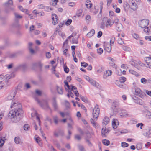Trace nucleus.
Returning a JSON list of instances; mask_svg holds the SVG:
<instances>
[{
    "instance_id": "f257e3e1",
    "label": "nucleus",
    "mask_w": 151,
    "mask_h": 151,
    "mask_svg": "<svg viewBox=\"0 0 151 151\" xmlns=\"http://www.w3.org/2000/svg\"><path fill=\"white\" fill-rule=\"evenodd\" d=\"M10 107L14 108L11 110L9 113H22L23 112L21 105L15 100H13L12 102Z\"/></svg>"
},
{
    "instance_id": "f03ea898",
    "label": "nucleus",
    "mask_w": 151,
    "mask_h": 151,
    "mask_svg": "<svg viewBox=\"0 0 151 151\" xmlns=\"http://www.w3.org/2000/svg\"><path fill=\"white\" fill-rule=\"evenodd\" d=\"M108 102L110 103H113L111 107L113 112L119 113H125L127 112L126 111L125 109L118 107L119 104L117 101H113L112 100L109 99L108 100Z\"/></svg>"
},
{
    "instance_id": "7ed1b4c3",
    "label": "nucleus",
    "mask_w": 151,
    "mask_h": 151,
    "mask_svg": "<svg viewBox=\"0 0 151 151\" xmlns=\"http://www.w3.org/2000/svg\"><path fill=\"white\" fill-rule=\"evenodd\" d=\"M12 74H7L4 76L3 78L0 77V90L4 86L6 87L10 85L8 80L12 77Z\"/></svg>"
},
{
    "instance_id": "20e7f679",
    "label": "nucleus",
    "mask_w": 151,
    "mask_h": 151,
    "mask_svg": "<svg viewBox=\"0 0 151 151\" xmlns=\"http://www.w3.org/2000/svg\"><path fill=\"white\" fill-rule=\"evenodd\" d=\"M35 100L42 108L46 109H50L48 101L47 99L43 100L41 102H40L37 98H35Z\"/></svg>"
},
{
    "instance_id": "39448f33",
    "label": "nucleus",
    "mask_w": 151,
    "mask_h": 151,
    "mask_svg": "<svg viewBox=\"0 0 151 151\" xmlns=\"http://www.w3.org/2000/svg\"><path fill=\"white\" fill-rule=\"evenodd\" d=\"M20 114H8V116L10 118L12 121L14 122H17L20 119Z\"/></svg>"
},
{
    "instance_id": "423d86ee",
    "label": "nucleus",
    "mask_w": 151,
    "mask_h": 151,
    "mask_svg": "<svg viewBox=\"0 0 151 151\" xmlns=\"http://www.w3.org/2000/svg\"><path fill=\"white\" fill-rule=\"evenodd\" d=\"M134 94L140 98H143L145 96V93L140 88L137 87L135 88Z\"/></svg>"
},
{
    "instance_id": "0eeeda50",
    "label": "nucleus",
    "mask_w": 151,
    "mask_h": 151,
    "mask_svg": "<svg viewBox=\"0 0 151 151\" xmlns=\"http://www.w3.org/2000/svg\"><path fill=\"white\" fill-rule=\"evenodd\" d=\"M14 15L15 18V21L13 24V26L14 27H19L20 24L17 19H21L22 18V16L17 13H14Z\"/></svg>"
},
{
    "instance_id": "6e6552de",
    "label": "nucleus",
    "mask_w": 151,
    "mask_h": 151,
    "mask_svg": "<svg viewBox=\"0 0 151 151\" xmlns=\"http://www.w3.org/2000/svg\"><path fill=\"white\" fill-rule=\"evenodd\" d=\"M149 24V21L147 19L142 20L139 22V27L141 28H146Z\"/></svg>"
},
{
    "instance_id": "1a4fd4ad",
    "label": "nucleus",
    "mask_w": 151,
    "mask_h": 151,
    "mask_svg": "<svg viewBox=\"0 0 151 151\" xmlns=\"http://www.w3.org/2000/svg\"><path fill=\"white\" fill-rule=\"evenodd\" d=\"M111 44H109L108 42H104L103 46L104 50L107 52H110L111 50Z\"/></svg>"
},
{
    "instance_id": "9d476101",
    "label": "nucleus",
    "mask_w": 151,
    "mask_h": 151,
    "mask_svg": "<svg viewBox=\"0 0 151 151\" xmlns=\"http://www.w3.org/2000/svg\"><path fill=\"white\" fill-rule=\"evenodd\" d=\"M16 94V93L15 91H12L5 98V100L6 101L11 100H12L15 97Z\"/></svg>"
},
{
    "instance_id": "9b49d317",
    "label": "nucleus",
    "mask_w": 151,
    "mask_h": 151,
    "mask_svg": "<svg viewBox=\"0 0 151 151\" xmlns=\"http://www.w3.org/2000/svg\"><path fill=\"white\" fill-rule=\"evenodd\" d=\"M145 60L147 64L146 67L149 68H151V58L150 57H146Z\"/></svg>"
},
{
    "instance_id": "f8f14e48",
    "label": "nucleus",
    "mask_w": 151,
    "mask_h": 151,
    "mask_svg": "<svg viewBox=\"0 0 151 151\" xmlns=\"http://www.w3.org/2000/svg\"><path fill=\"white\" fill-rule=\"evenodd\" d=\"M70 91H72L74 93L75 95L77 97H78L79 96V94L77 91L76 87L74 86H71L70 87Z\"/></svg>"
},
{
    "instance_id": "ddd939ff",
    "label": "nucleus",
    "mask_w": 151,
    "mask_h": 151,
    "mask_svg": "<svg viewBox=\"0 0 151 151\" xmlns=\"http://www.w3.org/2000/svg\"><path fill=\"white\" fill-rule=\"evenodd\" d=\"M52 17L53 24L54 25L56 24L58 22V17L57 15L55 14H52Z\"/></svg>"
},
{
    "instance_id": "4468645a",
    "label": "nucleus",
    "mask_w": 151,
    "mask_h": 151,
    "mask_svg": "<svg viewBox=\"0 0 151 151\" xmlns=\"http://www.w3.org/2000/svg\"><path fill=\"white\" fill-rule=\"evenodd\" d=\"M90 83L93 86H95L96 88H100V86L99 84L97 82H96L95 80H93V79L90 81Z\"/></svg>"
},
{
    "instance_id": "2eb2a0df",
    "label": "nucleus",
    "mask_w": 151,
    "mask_h": 151,
    "mask_svg": "<svg viewBox=\"0 0 151 151\" xmlns=\"http://www.w3.org/2000/svg\"><path fill=\"white\" fill-rule=\"evenodd\" d=\"M118 120L116 119H113L112 121V125L113 128L116 129L117 128V126L119 125Z\"/></svg>"
},
{
    "instance_id": "dca6fc26",
    "label": "nucleus",
    "mask_w": 151,
    "mask_h": 151,
    "mask_svg": "<svg viewBox=\"0 0 151 151\" xmlns=\"http://www.w3.org/2000/svg\"><path fill=\"white\" fill-rule=\"evenodd\" d=\"M112 73V71L111 70H106L104 74L103 78L104 79H106L107 77L111 75Z\"/></svg>"
},
{
    "instance_id": "f3484780",
    "label": "nucleus",
    "mask_w": 151,
    "mask_h": 151,
    "mask_svg": "<svg viewBox=\"0 0 151 151\" xmlns=\"http://www.w3.org/2000/svg\"><path fill=\"white\" fill-rule=\"evenodd\" d=\"M114 24L113 22H111V19H108L105 24V26L106 28L111 27Z\"/></svg>"
},
{
    "instance_id": "a211bd4d",
    "label": "nucleus",
    "mask_w": 151,
    "mask_h": 151,
    "mask_svg": "<svg viewBox=\"0 0 151 151\" xmlns=\"http://www.w3.org/2000/svg\"><path fill=\"white\" fill-rule=\"evenodd\" d=\"M54 101L52 103V106L54 110L56 111H58L59 110V108L58 105L55 101V98L53 99Z\"/></svg>"
},
{
    "instance_id": "6ab92c4d",
    "label": "nucleus",
    "mask_w": 151,
    "mask_h": 151,
    "mask_svg": "<svg viewBox=\"0 0 151 151\" xmlns=\"http://www.w3.org/2000/svg\"><path fill=\"white\" fill-rule=\"evenodd\" d=\"M61 116L63 117H67L68 118V119L69 120L71 123H73V120L70 117L69 114H60Z\"/></svg>"
},
{
    "instance_id": "aec40b11",
    "label": "nucleus",
    "mask_w": 151,
    "mask_h": 151,
    "mask_svg": "<svg viewBox=\"0 0 151 151\" xmlns=\"http://www.w3.org/2000/svg\"><path fill=\"white\" fill-rule=\"evenodd\" d=\"M131 8L134 11H135L137 9V5L134 1H133L131 3Z\"/></svg>"
},
{
    "instance_id": "412c9836",
    "label": "nucleus",
    "mask_w": 151,
    "mask_h": 151,
    "mask_svg": "<svg viewBox=\"0 0 151 151\" xmlns=\"http://www.w3.org/2000/svg\"><path fill=\"white\" fill-rule=\"evenodd\" d=\"M109 130L106 129V126H103V127L101 129V133L102 135L105 136V134L109 132Z\"/></svg>"
},
{
    "instance_id": "4be33fe9",
    "label": "nucleus",
    "mask_w": 151,
    "mask_h": 151,
    "mask_svg": "<svg viewBox=\"0 0 151 151\" xmlns=\"http://www.w3.org/2000/svg\"><path fill=\"white\" fill-rule=\"evenodd\" d=\"M116 29L118 31H121L123 29V26L122 24L121 23L117 24L116 25Z\"/></svg>"
},
{
    "instance_id": "5701e85b",
    "label": "nucleus",
    "mask_w": 151,
    "mask_h": 151,
    "mask_svg": "<svg viewBox=\"0 0 151 151\" xmlns=\"http://www.w3.org/2000/svg\"><path fill=\"white\" fill-rule=\"evenodd\" d=\"M100 112V109L98 105L96 104L93 109V113H99Z\"/></svg>"
},
{
    "instance_id": "b1692460",
    "label": "nucleus",
    "mask_w": 151,
    "mask_h": 151,
    "mask_svg": "<svg viewBox=\"0 0 151 151\" xmlns=\"http://www.w3.org/2000/svg\"><path fill=\"white\" fill-rule=\"evenodd\" d=\"M133 98L134 99V102L135 103L141 105L143 104V102L140 99L137 98L136 99H134V97H133Z\"/></svg>"
},
{
    "instance_id": "393cba45",
    "label": "nucleus",
    "mask_w": 151,
    "mask_h": 151,
    "mask_svg": "<svg viewBox=\"0 0 151 151\" xmlns=\"http://www.w3.org/2000/svg\"><path fill=\"white\" fill-rule=\"evenodd\" d=\"M109 118L107 117H105L104 118L103 120V126H106V125L109 123Z\"/></svg>"
},
{
    "instance_id": "a878e982",
    "label": "nucleus",
    "mask_w": 151,
    "mask_h": 151,
    "mask_svg": "<svg viewBox=\"0 0 151 151\" xmlns=\"http://www.w3.org/2000/svg\"><path fill=\"white\" fill-rule=\"evenodd\" d=\"M64 83L65 84V88L66 91H68V90H70L71 86H69L68 85V82L66 81H64Z\"/></svg>"
},
{
    "instance_id": "bb28decb",
    "label": "nucleus",
    "mask_w": 151,
    "mask_h": 151,
    "mask_svg": "<svg viewBox=\"0 0 151 151\" xmlns=\"http://www.w3.org/2000/svg\"><path fill=\"white\" fill-rule=\"evenodd\" d=\"M14 141L16 144H21L22 143V142L19 137H16L14 139Z\"/></svg>"
},
{
    "instance_id": "cd10ccee",
    "label": "nucleus",
    "mask_w": 151,
    "mask_h": 151,
    "mask_svg": "<svg viewBox=\"0 0 151 151\" xmlns=\"http://www.w3.org/2000/svg\"><path fill=\"white\" fill-rule=\"evenodd\" d=\"M81 100L86 103H88V100L86 96H83L81 95L79 96Z\"/></svg>"
},
{
    "instance_id": "c85d7f7f",
    "label": "nucleus",
    "mask_w": 151,
    "mask_h": 151,
    "mask_svg": "<svg viewBox=\"0 0 151 151\" xmlns=\"http://www.w3.org/2000/svg\"><path fill=\"white\" fill-rule=\"evenodd\" d=\"M143 134L144 136L148 138L151 137V133L149 131L144 132Z\"/></svg>"
},
{
    "instance_id": "c756f323",
    "label": "nucleus",
    "mask_w": 151,
    "mask_h": 151,
    "mask_svg": "<svg viewBox=\"0 0 151 151\" xmlns=\"http://www.w3.org/2000/svg\"><path fill=\"white\" fill-rule=\"evenodd\" d=\"M95 33V31L94 30L92 29L87 34V36L88 37H90L93 36L94 34Z\"/></svg>"
},
{
    "instance_id": "7c9ffc66",
    "label": "nucleus",
    "mask_w": 151,
    "mask_h": 151,
    "mask_svg": "<svg viewBox=\"0 0 151 151\" xmlns=\"http://www.w3.org/2000/svg\"><path fill=\"white\" fill-rule=\"evenodd\" d=\"M83 12V10L82 9H79L78 10L76 13V16L77 17H79L81 16L82 13Z\"/></svg>"
},
{
    "instance_id": "2f4dec72",
    "label": "nucleus",
    "mask_w": 151,
    "mask_h": 151,
    "mask_svg": "<svg viewBox=\"0 0 151 151\" xmlns=\"http://www.w3.org/2000/svg\"><path fill=\"white\" fill-rule=\"evenodd\" d=\"M56 89L58 93L60 94H63V89L61 87L57 86Z\"/></svg>"
},
{
    "instance_id": "473e14b6",
    "label": "nucleus",
    "mask_w": 151,
    "mask_h": 151,
    "mask_svg": "<svg viewBox=\"0 0 151 151\" xmlns=\"http://www.w3.org/2000/svg\"><path fill=\"white\" fill-rule=\"evenodd\" d=\"M144 31L146 33H151V28L150 26L148 27L145 28L144 29Z\"/></svg>"
},
{
    "instance_id": "72a5a7b5",
    "label": "nucleus",
    "mask_w": 151,
    "mask_h": 151,
    "mask_svg": "<svg viewBox=\"0 0 151 151\" xmlns=\"http://www.w3.org/2000/svg\"><path fill=\"white\" fill-rule=\"evenodd\" d=\"M44 9L45 11L49 12H51L53 10L52 7L47 6H45Z\"/></svg>"
},
{
    "instance_id": "f704fd0d",
    "label": "nucleus",
    "mask_w": 151,
    "mask_h": 151,
    "mask_svg": "<svg viewBox=\"0 0 151 151\" xmlns=\"http://www.w3.org/2000/svg\"><path fill=\"white\" fill-rule=\"evenodd\" d=\"M102 143L105 145L108 146L110 144V141L106 139H104L102 140Z\"/></svg>"
},
{
    "instance_id": "c9c22d12",
    "label": "nucleus",
    "mask_w": 151,
    "mask_h": 151,
    "mask_svg": "<svg viewBox=\"0 0 151 151\" xmlns=\"http://www.w3.org/2000/svg\"><path fill=\"white\" fill-rule=\"evenodd\" d=\"M77 146L80 151H85L84 147L82 145L79 144L77 145Z\"/></svg>"
},
{
    "instance_id": "e433bc0d",
    "label": "nucleus",
    "mask_w": 151,
    "mask_h": 151,
    "mask_svg": "<svg viewBox=\"0 0 151 151\" xmlns=\"http://www.w3.org/2000/svg\"><path fill=\"white\" fill-rule=\"evenodd\" d=\"M86 6L87 8H90L91 7V4L90 1H86Z\"/></svg>"
},
{
    "instance_id": "4c0bfd02",
    "label": "nucleus",
    "mask_w": 151,
    "mask_h": 151,
    "mask_svg": "<svg viewBox=\"0 0 151 151\" xmlns=\"http://www.w3.org/2000/svg\"><path fill=\"white\" fill-rule=\"evenodd\" d=\"M119 116L122 118H125L130 116L128 114H119Z\"/></svg>"
},
{
    "instance_id": "58836bf2",
    "label": "nucleus",
    "mask_w": 151,
    "mask_h": 151,
    "mask_svg": "<svg viewBox=\"0 0 151 151\" xmlns=\"http://www.w3.org/2000/svg\"><path fill=\"white\" fill-rule=\"evenodd\" d=\"M136 148L138 150L142 149V144L140 143H137V144Z\"/></svg>"
},
{
    "instance_id": "ea45409f",
    "label": "nucleus",
    "mask_w": 151,
    "mask_h": 151,
    "mask_svg": "<svg viewBox=\"0 0 151 151\" xmlns=\"http://www.w3.org/2000/svg\"><path fill=\"white\" fill-rule=\"evenodd\" d=\"M60 119H59L57 116H54L53 118V120L55 124H57L58 122L60 121Z\"/></svg>"
},
{
    "instance_id": "a19ab883",
    "label": "nucleus",
    "mask_w": 151,
    "mask_h": 151,
    "mask_svg": "<svg viewBox=\"0 0 151 151\" xmlns=\"http://www.w3.org/2000/svg\"><path fill=\"white\" fill-rule=\"evenodd\" d=\"M74 138L77 140L80 141L81 139V137L79 135L76 134L75 135Z\"/></svg>"
},
{
    "instance_id": "79ce46f5",
    "label": "nucleus",
    "mask_w": 151,
    "mask_h": 151,
    "mask_svg": "<svg viewBox=\"0 0 151 151\" xmlns=\"http://www.w3.org/2000/svg\"><path fill=\"white\" fill-rule=\"evenodd\" d=\"M148 80H147L144 78H142L141 79V82L143 84H146L148 83Z\"/></svg>"
},
{
    "instance_id": "37998d69",
    "label": "nucleus",
    "mask_w": 151,
    "mask_h": 151,
    "mask_svg": "<svg viewBox=\"0 0 151 151\" xmlns=\"http://www.w3.org/2000/svg\"><path fill=\"white\" fill-rule=\"evenodd\" d=\"M117 85L118 87L122 88H126L127 87V86L125 84L120 83L117 84Z\"/></svg>"
},
{
    "instance_id": "c03bdc74",
    "label": "nucleus",
    "mask_w": 151,
    "mask_h": 151,
    "mask_svg": "<svg viewBox=\"0 0 151 151\" xmlns=\"http://www.w3.org/2000/svg\"><path fill=\"white\" fill-rule=\"evenodd\" d=\"M129 72L131 73L134 74L137 76H138V74L137 73L132 70H129Z\"/></svg>"
},
{
    "instance_id": "a18cd8bd",
    "label": "nucleus",
    "mask_w": 151,
    "mask_h": 151,
    "mask_svg": "<svg viewBox=\"0 0 151 151\" xmlns=\"http://www.w3.org/2000/svg\"><path fill=\"white\" fill-rule=\"evenodd\" d=\"M129 146V144L124 142H122L121 143V146L123 147H127Z\"/></svg>"
},
{
    "instance_id": "49530a36",
    "label": "nucleus",
    "mask_w": 151,
    "mask_h": 151,
    "mask_svg": "<svg viewBox=\"0 0 151 151\" xmlns=\"http://www.w3.org/2000/svg\"><path fill=\"white\" fill-rule=\"evenodd\" d=\"M126 78L124 77H121L119 78L120 81L121 83H124L126 81Z\"/></svg>"
},
{
    "instance_id": "de8ad7c7",
    "label": "nucleus",
    "mask_w": 151,
    "mask_h": 151,
    "mask_svg": "<svg viewBox=\"0 0 151 151\" xmlns=\"http://www.w3.org/2000/svg\"><path fill=\"white\" fill-rule=\"evenodd\" d=\"M45 6L43 4H39L37 6V7L39 9H45Z\"/></svg>"
},
{
    "instance_id": "09e8293b",
    "label": "nucleus",
    "mask_w": 151,
    "mask_h": 151,
    "mask_svg": "<svg viewBox=\"0 0 151 151\" xmlns=\"http://www.w3.org/2000/svg\"><path fill=\"white\" fill-rule=\"evenodd\" d=\"M72 42L73 43L77 44L78 43V37L73 38L72 39Z\"/></svg>"
},
{
    "instance_id": "8fccbe9b",
    "label": "nucleus",
    "mask_w": 151,
    "mask_h": 151,
    "mask_svg": "<svg viewBox=\"0 0 151 151\" xmlns=\"http://www.w3.org/2000/svg\"><path fill=\"white\" fill-rule=\"evenodd\" d=\"M118 43L120 45L124 44V41L122 40L121 38H119L118 40Z\"/></svg>"
},
{
    "instance_id": "3c124183",
    "label": "nucleus",
    "mask_w": 151,
    "mask_h": 151,
    "mask_svg": "<svg viewBox=\"0 0 151 151\" xmlns=\"http://www.w3.org/2000/svg\"><path fill=\"white\" fill-rule=\"evenodd\" d=\"M72 20L70 19H68L65 23L66 25L68 26L72 22Z\"/></svg>"
},
{
    "instance_id": "603ef678",
    "label": "nucleus",
    "mask_w": 151,
    "mask_h": 151,
    "mask_svg": "<svg viewBox=\"0 0 151 151\" xmlns=\"http://www.w3.org/2000/svg\"><path fill=\"white\" fill-rule=\"evenodd\" d=\"M63 67L65 72L66 73H68L69 70V69L65 65H64Z\"/></svg>"
},
{
    "instance_id": "864d4df0",
    "label": "nucleus",
    "mask_w": 151,
    "mask_h": 151,
    "mask_svg": "<svg viewBox=\"0 0 151 151\" xmlns=\"http://www.w3.org/2000/svg\"><path fill=\"white\" fill-rule=\"evenodd\" d=\"M24 128L25 130H28L29 128V125L28 124H25L24 126Z\"/></svg>"
},
{
    "instance_id": "5fc2aeb1",
    "label": "nucleus",
    "mask_w": 151,
    "mask_h": 151,
    "mask_svg": "<svg viewBox=\"0 0 151 151\" xmlns=\"http://www.w3.org/2000/svg\"><path fill=\"white\" fill-rule=\"evenodd\" d=\"M68 43V39H66L63 44V48H66Z\"/></svg>"
},
{
    "instance_id": "6e6d98bb",
    "label": "nucleus",
    "mask_w": 151,
    "mask_h": 151,
    "mask_svg": "<svg viewBox=\"0 0 151 151\" xmlns=\"http://www.w3.org/2000/svg\"><path fill=\"white\" fill-rule=\"evenodd\" d=\"M26 67V64H20L18 65V68H24Z\"/></svg>"
},
{
    "instance_id": "4d7b16f0",
    "label": "nucleus",
    "mask_w": 151,
    "mask_h": 151,
    "mask_svg": "<svg viewBox=\"0 0 151 151\" xmlns=\"http://www.w3.org/2000/svg\"><path fill=\"white\" fill-rule=\"evenodd\" d=\"M4 140L2 138H1L0 140V148H1L4 143Z\"/></svg>"
},
{
    "instance_id": "13d9d810",
    "label": "nucleus",
    "mask_w": 151,
    "mask_h": 151,
    "mask_svg": "<svg viewBox=\"0 0 151 151\" xmlns=\"http://www.w3.org/2000/svg\"><path fill=\"white\" fill-rule=\"evenodd\" d=\"M55 32H58V33L62 37H63L65 36V34L64 33H62L61 32H59L58 31V30L56 29Z\"/></svg>"
},
{
    "instance_id": "bf43d9fd",
    "label": "nucleus",
    "mask_w": 151,
    "mask_h": 151,
    "mask_svg": "<svg viewBox=\"0 0 151 151\" xmlns=\"http://www.w3.org/2000/svg\"><path fill=\"white\" fill-rule=\"evenodd\" d=\"M38 67L42 68L43 66V64L40 61H38L37 62Z\"/></svg>"
},
{
    "instance_id": "052dcab7",
    "label": "nucleus",
    "mask_w": 151,
    "mask_h": 151,
    "mask_svg": "<svg viewBox=\"0 0 151 151\" xmlns=\"http://www.w3.org/2000/svg\"><path fill=\"white\" fill-rule=\"evenodd\" d=\"M73 123H71V124H70L69 123H68V129H70V130L72 129L73 128V127L72 126V124H73Z\"/></svg>"
},
{
    "instance_id": "680f3d73",
    "label": "nucleus",
    "mask_w": 151,
    "mask_h": 151,
    "mask_svg": "<svg viewBox=\"0 0 151 151\" xmlns=\"http://www.w3.org/2000/svg\"><path fill=\"white\" fill-rule=\"evenodd\" d=\"M24 87H25L26 89H28L30 88L31 86L29 83H26L24 85Z\"/></svg>"
},
{
    "instance_id": "e2e57ef3",
    "label": "nucleus",
    "mask_w": 151,
    "mask_h": 151,
    "mask_svg": "<svg viewBox=\"0 0 151 151\" xmlns=\"http://www.w3.org/2000/svg\"><path fill=\"white\" fill-rule=\"evenodd\" d=\"M114 40H115L114 37H111V40H110V43L109 44H111V45L112 44H114Z\"/></svg>"
},
{
    "instance_id": "0e129e2a",
    "label": "nucleus",
    "mask_w": 151,
    "mask_h": 151,
    "mask_svg": "<svg viewBox=\"0 0 151 151\" xmlns=\"http://www.w3.org/2000/svg\"><path fill=\"white\" fill-rule=\"evenodd\" d=\"M81 65L82 66L86 67L88 65V64L84 62H82L81 63Z\"/></svg>"
},
{
    "instance_id": "69168bd1",
    "label": "nucleus",
    "mask_w": 151,
    "mask_h": 151,
    "mask_svg": "<svg viewBox=\"0 0 151 151\" xmlns=\"http://www.w3.org/2000/svg\"><path fill=\"white\" fill-rule=\"evenodd\" d=\"M86 141L87 143H88V145L90 147H91L92 146V144L91 143V142L88 139H86Z\"/></svg>"
},
{
    "instance_id": "338daca9",
    "label": "nucleus",
    "mask_w": 151,
    "mask_h": 151,
    "mask_svg": "<svg viewBox=\"0 0 151 151\" xmlns=\"http://www.w3.org/2000/svg\"><path fill=\"white\" fill-rule=\"evenodd\" d=\"M98 53L99 54H101L103 52V50L101 48H100L97 50Z\"/></svg>"
},
{
    "instance_id": "774afa93",
    "label": "nucleus",
    "mask_w": 151,
    "mask_h": 151,
    "mask_svg": "<svg viewBox=\"0 0 151 151\" xmlns=\"http://www.w3.org/2000/svg\"><path fill=\"white\" fill-rule=\"evenodd\" d=\"M145 39L146 40L151 41V36H146L145 37Z\"/></svg>"
}]
</instances>
